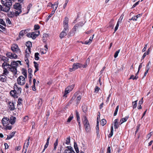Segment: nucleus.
<instances>
[{"mask_svg": "<svg viewBox=\"0 0 153 153\" xmlns=\"http://www.w3.org/2000/svg\"><path fill=\"white\" fill-rule=\"evenodd\" d=\"M12 1L13 0H1V3L3 5L5 6L3 9V11L7 13L10 10L12 6Z\"/></svg>", "mask_w": 153, "mask_h": 153, "instance_id": "1", "label": "nucleus"}, {"mask_svg": "<svg viewBox=\"0 0 153 153\" xmlns=\"http://www.w3.org/2000/svg\"><path fill=\"white\" fill-rule=\"evenodd\" d=\"M14 85V90L11 91L10 94L14 98H18L21 93L22 89L20 87H18L16 85Z\"/></svg>", "mask_w": 153, "mask_h": 153, "instance_id": "2", "label": "nucleus"}, {"mask_svg": "<svg viewBox=\"0 0 153 153\" xmlns=\"http://www.w3.org/2000/svg\"><path fill=\"white\" fill-rule=\"evenodd\" d=\"M1 122L6 130H10L12 129V126L10 125V119L8 118L4 117L2 119Z\"/></svg>", "mask_w": 153, "mask_h": 153, "instance_id": "3", "label": "nucleus"}, {"mask_svg": "<svg viewBox=\"0 0 153 153\" xmlns=\"http://www.w3.org/2000/svg\"><path fill=\"white\" fill-rule=\"evenodd\" d=\"M21 62L20 61H17L16 62L13 61L11 62L10 65L11 71L13 72L14 75H15L17 73V68L19 63L20 65L22 64Z\"/></svg>", "mask_w": 153, "mask_h": 153, "instance_id": "4", "label": "nucleus"}, {"mask_svg": "<svg viewBox=\"0 0 153 153\" xmlns=\"http://www.w3.org/2000/svg\"><path fill=\"white\" fill-rule=\"evenodd\" d=\"M13 7L14 9L17 10L16 11L14 14L16 16H17L19 14L21 13L22 11L21 10V5L19 3H16L13 5Z\"/></svg>", "mask_w": 153, "mask_h": 153, "instance_id": "5", "label": "nucleus"}, {"mask_svg": "<svg viewBox=\"0 0 153 153\" xmlns=\"http://www.w3.org/2000/svg\"><path fill=\"white\" fill-rule=\"evenodd\" d=\"M2 60L5 61L2 65L4 70H8L9 71H11L10 65L7 63V62L8 61V59L7 58H5L4 59H3Z\"/></svg>", "mask_w": 153, "mask_h": 153, "instance_id": "6", "label": "nucleus"}, {"mask_svg": "<svg viewBox=\"0 0 153 153\" xmlns=\"http://www.w3.org/2000/svg\"><path fill=\"white\" fill-rule=\"evenodd\" d=\"M82 64L80 63H74L72 65V68H69V71L71 72L74 71L78 68H82Z\"/></svg>", "mask_w": 153, "mask_h": 153, "instance_id": "7", "label": "nucleus"}, {"mask_svg": "<svg viewBox=\"0 0 153 153\" xmlns=\"http://www.w3.org/2000/svg\"><path fill=\"white\" fill-rule=\"evenodd\" d=\"M11 49L13 51L16 53L17 54L20 53V50L17 44H13L12 45L11 47Z\"/></svg>", "mask_w": 153, "mask_h": 153, "instance_id": "8", "label": "nucleus"}, {"mask_svg": "<svg viewBox=\"0 0 153 153\" xmlns=\"http://www.w3.org/2000/svg\"><path fill=\"white\" fill-rule=\"evenodd\" d=\"M17 81L18 84L20 85H23L25 83V78L22 76H19L18 78Z\"/></svg>", "mask_w": 153, "mask_h": 153, "instance_id": "9", "label": "nucleus"}, {"mask_svg": "<svg viewBox=\"0 0 153 153\" xmlns=\"http://www.w3.org/2000/svg\"><path fill=\"white\" fill-rule=\"evenodd\" d=\"M83 123L86 131V132L88 131L90 128V125L89 122L86 117H85V120Z\"/></svg>", "mask_w": 153, "mask_h": 153, "instance_id": "10", "label": "nucleus"}, {"mask_svg": "<svg viewBox=\"0 0 153 153\" xmlns=\"http://www.w3.org/2000/svg\"><path fill=\"white\" fill-rule=\"evenodd\" d=\"M7 56L11 59H15L17 58V56L15 54L10 52H8L6 54Z\"/></svg>", "mask_w": 153, "mask_h": 153, "instance_id": "11", "label": "nucleus"}, {"mask_svg": "<svg viewBox=\"0 0 153 153\" xmlns=\"http://www.w3.org/2000/svg\"><path fill=\"white\" fill-rule=\"evenodd\" d=\"M68 19L67 17H66L63 22V27L64 30H66V29H68Z\"/></svg>", "mask_w": 153, "mask_h": 153, "instance_id": "12", "label": "nucleus"}, {"mask_svg": "<svg viewBox=\"0 0 153 153\" xmlns=\"http://www.w3.org/2000/svg\"><path fill=\"white\" fill-rule=\"evenodd\" d=\"M68 32V29H66V30H64V29L63 30V31L60 33L59 34V37L62 39L65 36L67 35V33Z\"/></svg>", "mask_w": 153, "mask_h": 153, "instance_id": "13", "label": "nucleus"}, {"mask_svg": "<svg viewBox=\"0 0 153 153\" xmlns=\"http://www.w3.org/2000/svg\"><path fill=\"white\" fill-rule=\"evenodd\" d=\"M8 103V107L10 111L14 110L15 109V108L13 103L11 101H9Z\"/></svg>", "mask_w": 153, "mask_h": 153, "instance_id": "14", "label": "nucleus"}, {"mask_svg": "<svg viewBox=\"0 0 153 153\" xmlns=\"http://www.w3.org/2000/svg\"><path fill=\"white\" fill-rule=\"evenodd\" d=\"M99 122L98 121V118L97 119V123L96 126V133L97 134V138H99L100 137V135L99 134Z\"/></svg>", "mask_w": 153, "mask_h": 153, "instance_id": "15", "label": "nucleus"}, {"mask_svg": "<svg viewBox=\"0 0 153 153\" xmlns=\"http://www.w3.org/2000/svg\"><path fill=\"white\" fill-rule=\"evenodd\" d=\"M30 137H28V138L27 140V144L26 145H25V143L24 144V146H23V151L25 150V153H26V151L27 150V149L29 145V140H30Z\"/></svg>", "mask_w": 153, "mask_h": 153, "instance_id": "16", "label": "nucleus"}, {"mask_svg": "<svg viewBox=\"0 0 153 153\" xmlns=\"http://www.w3.org/2000/svg\"><path fill=\"white\" fill-rule=\"evenodd\" d=\"M7 79V77L5 75L2 74L0 75V81L5 82H6Z\"/></svg>", "mask_w": 153, "mask_h": 153, "instance_id": "17", "label": "nucleus"}, {"mask_svg": "<svg viewBox=\"0 0 153 153\" xmlns=\"http://www.w3.org/2000/svg\"><path fill=\"white\" fill-rule=\"evenodd\" d=\"M16 118L13 116H11L10 117V125L12 126L15 123L16 121Z\"/></svg>", "mask_w": 153, "mask_h": 153, "instance_id": "18", "label": "nucleus"}, {"mask_svg": "<svg viewBox=\"0 0 153 153\" xmlns=\"http://www.w3.org/2000/svg\"><path fill=\"white\" fill-rule=\"evenodd\" d=\"M119 120L118 119H115L113 123L114 124V128L115 129H117L119 127L118 125Z\"/></svg>", "mask_w": 153, "mask_h": 153, "instance_id": "19", "label": "nucleus"}, {"mask_svg": "<svg viewBox=\"0 0 153 153\" xmlns=\"http://www.w3.org/2000/svg\"><path fill=\"white\" fill-rule=\"evenodd\" d=\"M33 64H34V66L35 68V70L34 71V74H35L39 70V64L35 61L33 62Z\"/></svg>", "mask_w": 153, "mask_h": 153, "instance_id": "20", "label": "nucleus"}, {"mask_svg": "<svg viewBox=\"0 0 153 153\" xmlns=\"http://www.w3.org/2000/svg\"><path fill=\"white\" fill-rule=\"evenodd\" d=\"M129 118V116H126L125 117L121 119L120 122V124H121L122 123H123L124 122H126L127 120Z\"/></svg>", "mask_w": 153, "mask_h": 153, "instance_id": "21", "label": "nucleus"}, {"mask_svg": "<svg viewBox=\"0 0 153 153\" xmlns=\"http://www.w3.org/2000/svg\"><path fill=\"white\" fill-rule=\"evenodd\" d=\"M39 31L38 32V34H36L35 32H32L31 33V38L33 39H34L36 38V37H37L39 35Z\"/></svg>", "mask_w": 153, "mask_h": 153, "instance_id": "22", "label": "nucleus"}, {"mask_svg": "<svg viewBox=\"0 0 153 153\" xmlns=\"http://www.w3.org/2000/svg\"><path fill=\"white\" fill-rule=\"evenodd\" d=\"M15 132L13 131L9 135H7V137L6 139V140H9L12 138L15 135Z\"/></svg>", "mask_w": 153, "mask_h": 153, "instance_id": "23", "label": "nucleus"}, {"mask_svg": "<svg viewBox=\"0 0 153 153\" xmlns=\"http://www.w3.org/2000/svg\"><path fill=\"white\" fill-rule=\"evenodd\" d=\"M68 89V88H65V92L63 95L64 97H67V96L66 95L71 91H70Z\"/></svg>", "mask_w": 153, "mask_h": 153, "instance_id": "24", "label": "nucleus"}, {"mask_svg": "<svg viewBox=\"0 0 153 153\" xmlns=\"http://www.w3.org/2000/svg\"><path fill=\"white\" fill-rule=\"evenodd\" d=\"M74 147L76 152L77 153H79V149L77 146L76 143V142H74Z\"/></svg>", "mask_w": 153, "mask_h": 153, "instance_id": "25", "label": "nucleus"}, {"mask_svg": "<svg viewBox=\"0 0 153 153\" xmlns=\"http://www.w3.org/2000/svg\"><path fill=\"white\" fill-rule=\"evenodd\" d=\"M114 19H111L109 22V27L113 28L114 26Z\"/></svg>", "mask_w": 153, "mask_h": 153, "instance_id": "26", "label": "nucleus"}, {"mask_svg": "<svg viewBox=\"0 0 153 153\" xmlns=\"http://www.w3.org/2000/svg\"><path fill=\"white\" fill-rule=\"evenodd\" d=\"M113 126H111L110 133L108 135V137L109 138L111 137L113 135Z\"/></svg>", "mask_w": 153, "mask_h": 153, "instance_id": "27", "label": "nucleus"}, {"mask_svg": "<svg viewBox=\"0 0 153 153\" xmlns=\"http://www.w3.org/2000/svg\"><path fill=\"white\" fill-rule=\"evenodd\" d=\"M81 96H78L77 98L76 99V104L77 105H78V104L79 103L80 100H81Z\"/></svg>", "mask_w": 153, "mask_h": 153, "instance_id": "28", "label": "nucleus"}, {"mask_svg": "<svg viewBox=\"0 0 153 153\" xmlns=\"http://www.w3.org/2000/svg\"><path fill=\"white\" fill-rule=\"evenodd\" d=\"M27 33V30H22L19 33V35L23 36L24 33L25 34Z\"/></svg>", "mask_w": 153, "mask_h": 153, "instance_id": "29", "label": "nucleus"}, {"mask_svg": "<svg viewBox=\"0 0 153 153\" xmlns=\"http://www.w3.org/2000/svg\"><path fill=\"white\" fill-rule=\"evenodd\" d=\"M123 15H122L118 19L117 24H119L122 23V20L123 18Z\"/></svg>", "mask_w": 153, "mask_h": 153, "instance_id": "30", "label": "nucleus"}, {"mask_svg": "<svg viewBox=\"0 0 153 153\" xmlns=\"http://www.w3.org/2000/svg\"><path fill=\"white\" fill-rule=\"evenodd\" d=\"M73 115L72 114H71V115L70 116H69L68 118L67 122V123H70L71 121V120L73 119Z\"/></svg>", "mask_w": 153, "mask_h": 153, "instance_id": "31", "label": "nucleus"}, {"mask_svg": "<svg viewBox=\"0 0 153 153\" xmlns=\"http://www.w3.org/2000/svg\"><path fill=\"white\" fill-rule=\"evenodd\" d=\"M58 139H57L55 141V142L54 144V147L53 148V150H56V146L58 145Z\"/></svg>", "mask_w": 153, "mask_h": 153, "instance_id": "32", "label": "nucleus"}, {"mask_svg": "<svg viewBox=\"0 0 153 153\" xmlns=\"http://www.w3.org/2000/svg\"><path fill=\"white\" fill-rule=\"evenodd\" d=\"M39 53H35V59L36 60H38L39 59Z\"/></svg>", "mask_w": 153, "mask_h": 153, "instance_id": "33", "label": "nucleus"}, {"mask_svg": "<svg viewBox=\"0 0 153 153\" xmlns=\"http://www.w3.org/2000/svg\"><path fill=\"white\" fill-rule=\"evenodd\" d=\"M58 4V2H56L54 3V5H56V7H55V8H53V10L52 11H54V13H55V11L56 9Z\"/></svg>", "mask_w": 153, "mask_h": 153, "instance_id": "34", "label": "nucleus"}, {"mask_svg": "<svg viewBox=\"0 0 153 153\" xmlns=\"http://www.w3.org/2000/svg\"><path fill=\"white\" fill-rule=\"evenodd\" d=\"M26 46L27 48H31L32 47V43L31 42L28 41L26 43Z\"/></svg>", "mask_w": 153, "mask_h": 153, "instance_id": "35", "label": "nucleus"}, {"mask_svg": "<svg viewBox=\"0 0 153 153\" xmlns=\"http://www.w3.org/2000/svg\"><path fill=\"white\" fill-rule=\"evenodd\" d=\"M106 123V121L105 119H102L101 121V124L102 126L105 125Z\"/></svg>", "mask_w": 153, "mask_h": 153, "instance_id": "36", "label": "nucleus"}, {"mask_svg": "<svg viewBox=\"0 0 153 153\" xmlns=\"http://www.w3.org/2000/svg\"><path fill=\"white\" fill-rule=\"evenodd\" d=\"M8 71V70H4L2 74L5 75V76H7L9 74Z\"/></svg>", "mask_w": 153, "mask_h": 153, "instance_id": "37", "label": "nucleus"}, {"mask_svg": "<svg viewBox=\"0 0 153 153\" xmlns=\"http://www.w3.org/2000/svg\"><path fill=\"white\" fill-rule=\"evenodd\" d=\"M74 85L72 84L71 85H69L67 87V88H68V89L70 91H71L74 87Z\"/></svg>", "mask_w": 153, "mask_h": 153, "instance_id": "38", "label": "nucleus"}, {"mask_svg": "<svg viewBox=\"0 0 153 153\" xmlns=\"http://www.w3.org/2000/svg\"><path fill=\"white\" fill-rule=\"evenodd\" d=\"M22 74L26 78L27 77V70L25 69H23Z\"/></svg>", "mask_w": 153, "mask_h": 153, "instance_id": "39", "label": "nucleus"}, {"mask_svg": "<svg viewBox=\"0 0 153 153\" xmlns=\"http://www.w3.org/2000/svg\"><path fill=\"white\" fill-rule=\"evenodd\" d=\"M137 100L135 101L132 102V105L133 109L135 108L137 106Z\"/></svg>", "mask_w": 153, "mask_h": 153, "instance_id": "40", "label": "nucleus"}, {"mask_svg": "<svg viewBox=\"0 0 153 153\" xmlns=\"http://www.w3.org/2000/svg\"><path fill=\"white\" fill-rule=\"evenodd\" d=\"M22 98H19L18 100V104L17 105H20L22 104Z\"/></svg>", "mask_w": 153, "mask_h": 153, "instance_id": "41", "label": "nucleus"}, {"mask_svg": "<svg viewBox=\"0 0 153 153\" xmlns=\"http://www.w3.org/2000/svg\"><path fill=\"white\" fill-rule=\"evenodd\" d=\"M120 51V50H118L115 52L114 55V57L115 58H116L118 56V54L119 53Z\"/></svg>", "mask_w": 153, "mask_h": 153, "instance_id": "42", "label": "nucleus"}, {"mask_svg": "<svg viewBox=\"0 0 153 153\" xmlns=\"http://www.w3.org/2000/svg\"><path fill=\"white\" fill-rule=\"evenodd\" d=\"M118 109H119V105H118L116 107V109L115 110V111H114V116H115L117 115V111H118Z\"/></svg>", "mask_w": 153, "mask_h": 153, "instance_id": "43", "label": "nucleus"}, {"mask_svg": "<svg viewBox=\"0 0 153 153\" xmlns=\"http://www.w3.org/2000/svg\"><path fill=\"white\" fill-rule=\"evenodd\" d=\"M70 142V137H67L65 143L68 145Z\"/></svg>", "mask_w": 153, "mask_h": 153, "instance_id": "44", "label": "nucleus"}, {"mask_svg": "<svg viewBox=\"0 0 153 153\" xmlns=\"http://www.w3.org/2000/svg\"><path fill=\"white\" fill-rule=\"evenodd\" d=\"M54 11H52L50 15H49L48 17H47V20H49L50 18L53 16V15L54 14Z\"/></svg>", "mask_w": 153, "mask_h": 153, "instance_id": "45", "label": "nucleus"}, {"mask_svg": "<svg viewBox=\"0 0 153 153\" xmlns=\"http://www.w3.org/2000/svg\"><path fill=\"white\" fill-rule=\"evenodd\" d=\"M0 24L5 26H6L5 23L2 19H0Z\"/></svg>", "mask_w": 153, "mask_h": 153, "instance_id": "46", "label": "nucleus"}, {"mask_svg": "<svg viewBox=\"0 0 153 153\" xmlns=\"http://www.w3.org/2000/svg\"><path fill=\"white\" fill-rule=\"evenodd\" d=\"M32 6L31 4H30L28 5L27 7V13H28L29 12V11L30 10V8L32 7Z\"/></svg>", "mask_w": 153, "mask_h": 153, "instance_id": "47", "label": "nucleus"}, {"mask_svg": "<svg viewBox=\"0 0 153 153\" xmlns=\"http://www.w3.org/2000/svg\"><path fill=\"white\" fill-rule=\"evenodd\" d=\"M73 152L75 153L74 151V152H72L69 150H65L64 152L65 153H73Z\"/></svg>", "mask_w": 153, "mask_h": 153, "instance_id": "48", "label": "nucleus"}, {"mask_svg": "<svg viewBox=\"0 0 153 153\" xmlns=\"http://www.w3.org/2000/svg\"><path fill=\"white\" fill-rule=\"evenodd\" d=\"M29 120V117L27 116H26L24 117L23 119V120L24 122H26L28 120Z\"/></svg>", "mask_w": 153, "mask_h": 153, "instance_id": "49", "label": "nucleus"}, {"mask_svg": "<svg viewBox=\"0 0 153 153\" xmlns=\"http://www.w3.org/2000/svg\"><path fill=\"white\" fill-rule=\"evenodd\" d=\"M40 28V26L38 25H34V28L35 30H38Z\"/></svg>", "mask_w": 153, "mask_h": 153, "instance_id": "50", "label": "nucleus"}, {"mask_svg": "<svg viewBox=\"0 0 153 153\" xmlns=\"http://www.w3.org/2000/svg\"><path fill=\"white\" fill-rule=\"evenodd\" d=\"M139 2H140V1H138L137 2H136L133 5V6H132V8H134L136 6H137L139 4Z\"/></svg>", "mask_w": 153, "mask_h": 153, "instance_id": "51", "label": "nucleus"}, {"mask_svg": "<svg viewBox=\"0 0 153 153\" xmlns=\"http://www.w3.org/2000/svg\"><path fill=\"white\" fill-rule=\"evenodd\" d=\"M66 148L67 149H66V150H69L72 151V152H74L73 148L71 146H68L66 147Z\"/></svg>", "mask_w": 153, "mask_h": 153, "instance_id": "52", "label": "nucleus"}, {"mask_svg": "<svg viewBox=\"0 0 153 153\" xmlns=\"http://www.w3.org/2000/svg\"><path fill=\"white\" fill-rule=\"evenodd\" d=\"M100 89V88H99L98 86H96L95 88V92L97 93Z\"/></svg>", "mask_w": 153, "mask_h": 153, "instance_id": "53", "label": "nucleus"}, {"mask_svg": "<svg viewBox=\"0 0 153 153\" xmlns=\"http://www.w3.org/2000/svg\"><path fill=\"white\" fill-rule=\"evenodd\" d=\"M149 54V53L148 52H147L144 53L143 54L142 56V59H143L147 55H148Z\"/></svg>", "mask_w": 153, "mask_h": 153, "instance_id": "54", "label": "nucleus"}, {"mask_svg": "<svg viewBox=\"0 0 153 153\" xmlns=\"http://www.w3.org/2000/svg\"><path fill=\"white\" fill-rule=\"evenodd\" d=\"M28 52H30V48H27L25 50V53H27Z\"/></svg>", "mask_w": 153, "mask_h": 153, "instance_id": "55", "label": "nucleus"}, {"mask_svg": "<svg viewBox=\"0 0 153 153\" xmlns=\"http://www.w3.org/2000/svg\"><path fill=\"white\" fill-rule=\"evenodd\" d=\"M42 99H40L39 100V101L38 102V105H39V106H40L42 104Z\"/></svg>", "mask_w": 153, "mask_h": 153, "instance_id": "56", "label": "nucleus"}, {"mask_svg": "<svg viewBox=\"0 0 153 153\" xmlns=\"http://www.w3.org/2000/svg\"><path fill=\"white\" fill-rule=\"evenodd\" d=\"M27 64V67L28 68L29 67V61L28 59H26L25 60Z\"/></svg>", "mask_w": 153, "mask_h": 153, "instance_id": "57", "label": "nucleus"}, {"mask_svg": "<svg viewBox=\"0 0 153 153\" xmlns=\"http://www.w3.org/2000/svg\"><path fill=\"white\" fill-rule=\"evenodd\" d=\"M68 0H66V1H65V4H64L63 6V8L64 9H65V7L66 6L68 2Z\"/></svg>", "mask_w": 153, "mask_h": 153, "instance_id": "58", "label": "nucleus"}, {"mask_svg": "<svg viewBox=\"0 0 153 153\" xmlns=\"http://www.w3.org/2000/svg\"><path fill=\"white\" fill-rule=\"evenodd\" d=\"M137 19V16H134L131 19V20H132L133 21H136Z\"/></svg>", "mask_w": 153, "mask_h": 153, "instance_id": "59", "label": "nucleus"}, {"mask_svg": "<svg viewBox=\"0 0 153 153\" xmlns=\"http://www.w3.org/2000/svg\"><path fill=\"white\" fill-rule=\"evenodd\" d=\"M147 44H146L145 45L144 48L142 50V52H144L146 51V50L147 48Z\"/></svg>", "mask_w": 153, "mask_h": 153, "instance_id": "60", "label": "nucleus"}, {"mask_svg": "<svg viewBox=\"0 0 153 153\" xmlns=\"http://www.w3.org/2000/svg\"><path fill=\"white\" fill-rule=\"evenodd\" d=\"M91 42H90L88 40V41H85L84 42V44L85 45H89L90 44H91Z\"/></svg>", "mask_w": 153, "mask_h": 153, "instance_id": "61", "label": "nucleus"}, {"mask_svg": "<svg viewBox=\"0 0 153 153\" xmlns=\"http://www.w3.org/2000/svg\"><path fill=\"white\" fill-rule=\"evenodd\" d=\"M84 23L82 22H81L78 23L77 25L79 26H82L84 25Z\"/></svg>", "mask_w": 153, "mask_h": 153, "instance_id": "62", "label": "nucleus"}, {"mask_svg": "<svg viewBox=\"0 0 153 153\" xmlns=\"http://www.w3.org/2000/svg\"><path fill=\"white\" fill-rule=\"evenodd\" d=\"M32 70L30 68H29L28 69V73L29 74H32Z\"/></svg>", "mask_w": 153, "mask_h": 153, "instance_id": "63", "label": "nucleus"}, {"mask_svg": "<svg viewBox=\"0 0 153 153\" xmlns=\"http://www.w3.org/2000/svg\"><path fill=\"white\" fill-rule=\"evenodd\" d=\"M106 153H111V149L110 147H108Z\"/></svg>", "mask_w": 153, "mask_h": 153, "instance_id": "64", "label": "nucleus"}]
</instances>
